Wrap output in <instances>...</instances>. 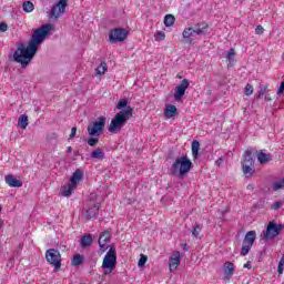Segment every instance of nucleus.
Returning a JSON list of instances; mask_svg holds the SVG:
<instances>
[{
  "mask_svg": "<svg viewBox=\"0 0 284 284\" xmlns=\"http://www.w3.org/2000/svg\"><path fill=\"white\" fill-rule=\"evenodd\" d=\"M52 31V24H43L36 29L28 42V45L21 43L13 52V61L20 63L21 68L26 70L32 62L37 52H39V45L45 41L48 34Z\"/></svg>",
  "mask_w": 284,
  "mask_h": 284,
  "instance_id": "1",
  "label": "nucleus"
},
{
  "mask_svg": "<svg viewBox=\"0 0 284 284\" xmlns=\"http://www.w3.org/2000/svg\"><path fill=\"white\" fill-rule=\"evenodd\" d=\"M192 168H194V164L192 163L190 158H187V155H182L175 159V161L169 169V173L172 176H178L179 179H183V176L187 174V172H190Z\"/></svg>",
  "mask_w": 284,
  "mask_h": 284,
  "instance_id": "2",
  "label": "nucleus"
},
{
  "mask_svg": "<svg viewBox=\"0 0 284 284\" xmlns=\"http://www.w3.org/2000/svg\"><path fill=\"white\" fill-rule=\"evenodd\" d=\"M132 112H133L132 106H126L125 110L118 112L114 115V118L111 120V123L108 128L109 132H111L112 134H116L118 132H121V130L123 129V125H125V123H128V121L132 119Z\"/></svg>",
  "mask_w": 284,
  "mask_h": 284,
  "instance_id": "3",
  "label": "nucleus"
},
{
  "mask_svg": "<svg viewBox=\"0 0 284 284\" xmlns=\"http://www.w3.org/2000/svg\"><path fill=\"white\" fill-rule=\"evenodd\" d=\"M116 267V250L114 247H110L108 253L104 255L102 262V270L105 275L112 274V271Z\"/></svg>",
  "mask_w": 284,
  "mask_h": 284,
  "instance_id": "4",
  "label": "nucleus"
},
{
  "mask_svg": "<svg viewBox=\"0 0 284 284\" xmlns=\"http://www.w3.org/2000/svg\"><path fill=\"white\" fill-rule=\"evenodd\" d=\"M194 34L197 37L207 34V23H197L195 28L189 27L182 32L183 39H187L189 43H192V37H194Z\"/></svg>",
  "mask_w": 284,
  "mask_h": 284,
  "instance_id": "5",
  "label": "nucleus"
},
{
  "mask_svg": "<svg viewBox=\"0 0 284 284\" xmlns=\"http://www.w3.org/2000/svg\"><path fill=\"white\" fill-rule=\"evenodd\" d=\"M282 232H283V225L282 224L277 225L274 222H268V224L266 226V231H264L261 234V236L265 241H270L272 239H276V236H278V234H281Z\"/></svg>",
  "mask_w": 284,
  "mask_h": 284,
  "instance_id": "6",
  "label": "nucleus"
},
{
  "mask_svg": "<svg viewBox=\"0 0 284 284\" xmlns=\"http://www.w3.org/2000/svg\"><path fill=\"white\" fill-rule=\"evenodd\" d=\"M105 129V116H100L98 121L92 122L88 125L89 136H101L103 130Z\"/></svg>",
  "mask_w": 284,
  "mask_h": 284,
  "instance_id": "7",
  "label": "nucleus"
},
{
  "mask_svg": "<svg viewBox=\"0 0 284 284\" xmlns=\"http://www.w3.org/2000/svg\"><path fill=\"white\" fill-rule=\"evenodd\" d=\"M83 179V172L77 170L71 179L68 186H64L62 190V196H72V192H74V187H77V183Z\"/></svg>",
  "mask_w": 284,
  "mask_h": 284,
  "instance_id": "8",
  "label": "nucleus"
},
{
  "mask_svg": "<svg viewBox=\"0 0 284 284\" xmlns=\"http://www.w3.org/2000/svg\"><path fill=\"white\" fill-rule=\"evenodd\" d=\"M128 34H130V31L123 28H115L112 29L109 33V41L110 43H123L125 39H128Z\"/></svg>",
  "mask_w": 284,
  "mask_h": 284,
  "instance_id": "9",
  "label": "nucleus"
},
{
  "mask_svg": "<svg viewBox=\"0 0 284 284\" xmlns=\"http://www.w3.org/2000/svg\"><path fill=\"white\" fill-rule=\"evenodd\" d=\"M45 258L54 270H61V253L59 250L50 248L45 252Z\"/></svg>",
  "mask_w": 284,
  "mask_h": 284,
  "instance_id": "10",
  "label": "nucleus"
},
{
  "mask_svg": "<svg viewBox=\"0 0 284 284\" xmlns=\"http://www.w3.org/2000/svg\"><path fill=\"white\" fill-rule=\"evenodd\" d=\"M65 8H68V0H60L51 8V11L49 12V19L57 21L61 14L65 13Z\"/></svg>",
  "mask_w": 284,
  "mask_h": 284,
  "instance_id": "11",
  "label": "nucleus"
},
{
  "mask_svg": "<svg viewBox=\"0 0 284 284\" xmlns=\"http://www.w3.org/2000/svg\"><path fill=\"white\" fill-rule=\"evenodd\" d=\"M100 209H101V203L91 202L88 205V207L83 209V216L87 219V221H90L92 219H97Z\"/></svg>",
  "mask_w": 284,
  "mask_h": 284,
  "instance_id": "12",
  "label": "nucleus"
},
{
  "mask_svg": "<svg viewBox=\"0 0 284 284\" xmlns=\"http://www.w3.org/2000/svg\"><path fill=\"white\" fill-rule=\"evenodd\" d=\"M234 272H236V265H234V263L226 261L223 264V281L225 283H230V281H232V276H234Z\"/></svg>",
  "mask_w": 284,
  "mask_h": 284,
  "instance_id": "13",
  "label": "nucleus"
},
{
  "mask_svg": "<svg viewBox=\"0 0 284 284\" xmlns=\"http://www.w3.org/2000/svg\"><path fill=\"white\" fill-rule=\"evenodd\" d=\"M111 239H112V233H110V231H104L100 234L98 240L100 251L106 252L108 247H110L108 243H110Z\"/></svg>",
  "mask_w": 284,
  "mask_h": 284,
  "instance_id": "14",
  "label": "nucleus"
},
{
  "mask_svg": "<svg viewBox=\"0 0 284 284\" xmlns=\"http://www.w3.org/2000/svg\"><path fill=\"white\" fill-rule=\"evenodd\" d=\"M190 88V80L183 79L182 82L175 88L174 99L181 101L185 95V90Z\"/></svg>",
  "mask_w": 284,
  "mask_h": 284,
  "instance_id": "15",
  "label": "nucleus"
},
{
  "mask_svg": "<svg viewBox=\"0 0 284 284\" xmlns=\"http://www.w3.org/2000/svg\"><path fill=\"white\" fill-rule=\"evenodd\" d=\"M179 265H181V253L175 252L173 256L169 258L170 272H174L179 267Z\"/></svg>",
  "mask_w": 284,
  "mask_h": 284,
  "instance_id": "16",
  "label": "nucleus"
},
{
  "mask_svg": "<svg viewBox=\"0 0 284 284\" xmlns=\"http://www.w3.org/2000/svg\"><path fill=\"white\" fill-rule=\"evenodd\" d=\"M6 183H8L9 187H22L23 182L14 178V175L9 174L4 178Z\"/></svg>",
  "mask_w": 284,
  "mask_h": 284,
  "instance_id": "17",
  "label": "nucleus"
},
{
  "mask_svg": "<svg viewBox=\"0 0 284 284\" xmlns=\"http://www.w3.org/2000/svg\"><path fill=\"white\" fill-rule=\"evenodd\" d=\"M254 241H256V231H248L245 234L243 243L245 245H251V247H252V245H254Z\"/></svg>",
  "mask_w": 284,
  "mask_h": 284,
  "instance_id": "18",
  "label": "nucleus"
},
{
  "mask_svg": "<svg viewBox=\"0 0 284 284\" xmlns=\"http://www.w3.org/2000/svg\"><path fill=\"white\" fill-rule=\"evenodd\" d=\"M176 112H178L176 106L173 104H169L164 109V116H166V119H174V116H176Z\"/></svg>",
  "mask_w": 284,
  "mask_h": 284,
  "instance_id": "19",
  "label": "nucleus"
},
{
  "mask_svg": "<svg viewBox=\"0 0 284 284\" xmlns=\"http://www.w3.org/2000/svg\"><path fill=\"white\" fill-rule=\"evenodd\" d=\"M257 160L260 161L261 165H265V163H270V161H272V154H267L261 151L257 154Z\"/></svg>",
  "mask_w": 284,
  "mask_h": 284,
  "instance_id": "20",
  "label": "nucleus"
},
{
  "mask_svg": "<svg viewBox=\"0 0 284 284\" xmlns=\"http://www.w3.org/2000/svg\"><path fill=\"white\" fill-rule=\"evenodd\" d=\"M91 159H97L98 161H103L105 159V152H103V149L98 148L93 150L91 153Z\"/></svg>",
  "mask_w": 284,
  "mask_h": 284,
  "instance_id": "21",
  "label": "nucleus"
},
{
  "mask_svg": "<svg viewBox=\"0 0 284 284\" xmlns=\"http://www.w3.org/2000/svg\"><path fill=\"white\" fill-rule=\"evenodd\" d=\"M243 159L244 161L242 165H254V156H252V151L250 150L245 151Z\"/></svg>",
  "mask_w": 284,
  "mask_h": 284,
  "instance_id": "22",
  "label": "nucleus"
},
{
  "mask_svg": "<svg viewBox=\"0 0 284 284\" xmlns=\"http://www.w3.org/2000/svg\"><path fill=\"white\" fill-rule=\"evenodd\" d=\"M92 234H85L81 237L80 245L83 248L90 247V245H92Z\"/></svg>",
  "mask_w": 284,
  "mask_h": 284,
  "instance_id": "23",
  "label": "nucleus"
},
{
  "mask_svg": "<svg viewBox=\"0 0 284 284\" xmlns=\"http://www.w3.org/2000/svg\"><path fill=\"white\" fill-rule=\"evenodd\" d=\"M242 172L246 178L253 176L255 172L254 165L242 164Z\"/></svg>",
  "mask_w": 284,
  "mask_h": 284,
  "instance_id": "24",
  "label": "nucleus"
},
{
  "mask_svg": "<svg viewBox=\"0 0 284 284\" xmlns=\"http://www.w3.org/2000/svg\"><path fill=\"white\" fill-rule=\"evenodd\" d=\"M84 258L83 255L75 254L71 261V265H73V267H79V265H83Z\"/></svg>",
  "mask_w": 284,
  "mask_h": 284,
  "instance_id": "25",
  "label": "nucleus"
},
{
  "mask_svg": "<svg viewBox=\"0 0 284 284\" xmlns=\"http://www.w3.org/2000/svg\"><path fill=\"white\" fill-rule=\"evenodd\" d=\"M201 148V143L197 140H194L191 144V150L194 159H199V150Z\"/></svg>",
  "mask_w": 284,
  "mask_h": 284,
  "instance_id": "26",
  "label": "nucleus"
},
{
  "mask_svg": "<svg viewBox=\"0 0 284 284\" xmlns=\"http://www.w3.org/2000/svg\"><path fill=\"white\" fill-rule=\"evenodd\" d=\"M174 21H176V19L172 14H166L164 17V26L166 28H172V26H174Z\"/></svg>",
  "mask_w": 284,
  "mask_h": 284,
  "instance_id": "27",
  "label": "nucleus"
},
{
  "mask_svg": "<svg viewBox=\"0 0 284 284\" xmlns=\"http://www.w3.org/2000/svg\"><path fill=\"white\" fill-rule=\"evenodd\" d=\"M234 57H236V51L234 50V48H231L226 54L229 65H234Z\"/></svg>",
  "mask_w": 284,
  "mask_h": 284,
  "instance_id": "28",
  "label": "nucleus"
},
{
  "mask_svg": "<svg viewBox=\"0 0 284 284\" xmlns=\"http://www.w3.org/2000/svg\"><path fill=\"white\" fill-rule=\"evenodd\" d=\"M18 125L22 130H26V128H28V115H26V114L20 115V118L18 120Z\"/></svg>",
  "mask_w": 284,
  "mask_h": 284,
  "instance_id": "29",
  "label": "nucleus"
},
{
  "mask_svg": "<svg viewBox=\"0 0 284 284\" xmlns=\"http://www.w3.org/2000/svg\"><path fill=\"white\" fill-rule=\"evenodd\" d=\"M22 9L24 12H32L34 10V3L31 1H24L22 3Z\"/></svg>",
  "mask_w": 284,
  "mask_h": 284,
  "instance_id": "30",
  "label": "nucleus"
},
{
  "mask_svg": "<svg viewBox=\"0 0 284 284\" xmlns=\"http://www.w3.org/2000/svg\"><path fill=\"white\" fill-rule=\"evenodd\" d=\"M97 74H105L108 72V64L105 62H101L100 65L95 69Z\"/></svg>",
  "mask_w": 284,
  "mask_h": 284,
  "instance_id": "31",
  "label": "nucleus"
},
{
  "mask_svg": "<svg viewBox=\"0 0 284 284\" xmlns=\"http://www.w3.org/2000/svg\"><path fill=\"white\" fill-rule=\"evenodd\" d=\"M284 190V178L273 183V191Z\"/></svg>",
  "mask_w": 284,
  "mask_h": 284,
  "instance_id": "32",
  "label": "nucleus"
},
{
  "mask_svg": "<svg viewBox=\"0 0 284 284\" xmlns=\"http://www.w3.org/2000/svg\"><path fill=\"white\" fill-rule=\"evenodd\" d=\"M251 250H252V246L250 244H245L243 242L242 250H241V256H247V254H250Z\"/></svg>",
  "mask_w": 284,
  "mask_h": 284,
  "instance_id": "33",
  "label": "nucleus"
},
{
  "mask_svg": "<svg viewBox=\"0 0 284 284\" xmlns=\"http://www.w3.org/2000/svg\"><path fill=\"white\" fill-rule=\"evenodd\" d=\"M244 94L246 97H252V94H254V87L252 84L247 83L244 89Z\"/></svg>",
  "mask_w": 284,
  "mask_h": 284,
  "instance_id": "34",
  "label": "nucleus"
},
{
  "mask_svg": "<svg viewBox=\"0 0 284 284\" xmlns=\"http://www.w3.org/2000/svg\"><path fill=\"white\" fill-rule=\"evenodd\" d=\"M201 230H203V226L201 225H195L192 230V234L195 239H199L200 234H201Z\"/></svg>",
  "mask_w": 284,
  "mask_h": 284,
  "instance_id": "35",
  "label": "nucleus"
},
{
  "mask_svg": "<svg viewBox=\"0 0 284 284\" xmlns=\"http://www.w3.org/2000/svg\"><path fill=\"white\" fill-rule=\"evenodd\" d=\"M87 143L90 145V148H94L99 143V138L92 136L87 140Z\"/></svg>",
  "mask_w": 284,
  "mask_h": 284,
  "instance_id": "36",
  "label": "nucleus"
},
{
  "mask_svg": "<svg viewBox=\"0 0 284 284\" xmlns=\"http://www.w3.org/2000/svg\"><path fill=\"white\" fill-rule=\"evenodd\" d=\"M123 108H128V99H121L118 104L116 109L118 110H123Z\"/></svg>",
  "mask_w": 284,
  "mask_h": 284,
  "instance_id": "37",
  "label": "nucleus"
},
{
  "mask_svg": "<svg viewBox=\"0 0 284 284\" xmlns=\"http://www.w3.org/2000/svg\"><path fill=\"white\" fill-rule=\"evenodd\" d=\"M155 41H165V32L163 31H158L155 33Z\"/></svg>",
  "mask_w": 284,
  "mask_h": 284,
  "instance_id": "38",
  "label": "nucleus"
},
{
  "mask_svg": "<svg viewBox=\"0 0 284 284\" xmlns=\"http://www.w3.org/2000/svg\"><path fill=\"white\" fill-rule=\"evenodd\" d=\"M267 92V87H261L260 90L256 92L255 97L256 99H261Z\"/></svg>",
  "mask_w": 284,
  "mask_h": 284,
  "instance_id": "39",
  "label": "nucleus"
},
{
  "mask_svg": "<svg viewBox=\"0 0 284 284\" xmlns=\"http://www.w3.org/2000/svg\"><path fill=\"white\" fill-rule=\"evenodd\" d=\"M145 263H148V256L141 254L140 260L138 262L139 267H143L145 265Z\"/></svg>",
  "mask_w": 284,
  "mask_h": 284,
  "instance_id": "40",
  "label": "nucleus"
},
{
  "mask_svg": "<svg viewBox=\"0 0 284 284\" xmlns=\"http://www.w3.org/2000/svg\"><path fill=\"white\" fill-rule=\"evenodd\" d=\"M284 267V255L281 257L278 264H277V273L281 275L283 274Z\"/></svg>",
  "mask_w": 284,
  "mask_h": 284,
  "instance_id": "41",
  "label": "nucleus"
},
{
  "mask_svg": "<svg viewBox=\"0 0 284 284\" xmlns=\"http://www.w3.org/2000/svg\"><path fill=\"white\" fill-rule=\"evenodd\" d=\"M284 205V202H274L272 205H271V210H281V207Z\"/></svg>",
  "mask_w": 284,
  "mask_h": 284,
  "instance_id": "42",
  "label": "nucleus"
},
{
  "mask_svg": "<svg viewBox=\"0 0 284 284\" xmlns=\"http://www.w3.org/2000/svg\"><path fill=\"white\" fill-rule=\"evenodd\" d=\"M265 32V29L263 28V26L258 24L256 28H255V33L256 34H263Z\"/></svg>",
  "mask_w": 284,
  "mask_h": 284,
  "instance_id": "43",
  "label": "nucleus"
},
{
  "mask_svg": "<svg viewBox=\"0 0 284 284\" xmlns=\"http://www.w3.org/2000/svg\"><path fill=\"white\" fill-rule=\"evenodd\" d=\"M0 32H8V23L0 22Z\"/></svg>",
  "mask_w": 284,
  "mask_h": 284,
  "instance_id": "44",
  "label": "nucleus"
},
{
  "mask_svg": "<svg viewBox=\"0 0 284 284\" xmlns=\"http://www.w3.org/2000/svg\"><path fill=\"white\" fill-rule=\"evenodd\" d=\"M77 136V126H73L71 129V133L69 135V139H74Z\"/></svg>",
  "mask_w": 284,
  "mask_h": 284,
  "instance_id": "45",
  "label": "nucleus"
},
{
  "mask_svg": "<svg viewBox=\"0 0 284 284\" xmlns=\"http://www.w3.org/2000/svg\"><path fill=\"white\" fill-rule=\"evenodd\" d=\"M284 92V82L281 83L278 90H277V95L281 97V94H283Z\"/></svg>",
  "mask_w": 284,
  "mask_h": 284,
  "instance_id": "46",
  "label": "nucleus"
},
{
  "mask_svg": "<svg viewBox=\"0 0 284 284\" xmlns=\"http://www.w3.org/2000/svg\"><path fill=\"white\" fill-rule=\"evenodd\" d=\"M221 163H223V158H220L215 161V165L221 166Z\"/></svg>",
  "mask_w": 284,
  "mask_h": 284,
  "instance_id": "47",
  "label": "nucleus"
},
{
  "mask_svg": "<svg viewBox=\"0 0 284 284\" xmlns=\"http://www.w3.org/2000/svg\"><path fill=\"white\" fill-rule=\"evenodd\" d=\"M244 268H246V270H252V265L250 264V262H247L246 264H244Z\"/></svg>",
  "mask_w": 284,
  "mask_h": 284,
  "instance_id": "48",
  "label": "nucleus"
},
{
  "mask_svg": "<svg viewBox=\"0 0 284 284\" xmlns=\"http://www.w3.org/2000/svg\"><path fill=\"white\" fill-rule=\"evenodd\" d=\"M247 190H251V191L254 190V184H248Z\"/></svg>",
  "mask_w": 284,
  "mask_h": 284,
  "instance_id": "49",
  "label": "nucleus"
},
{
  "mask_svg": "<svg viewBox=\"0 0 284 284\" xmlns=\"http://www.w3.org/2000/svg\"><path fill=\"white\" fill-rule=\"evenodd\" d=\"M67 152H68V154H70V152H72V146H68Z\"/></svg>",
  "mask_w": 284,
  "mask_h": 284,
  "instance_id": "50",
  "label": "nucleus"
},
{
  "mask_svg": "<svg viewBox=\"0 0 284 284\" xmlns=\"http://www.w3.org/2000/svg\"><path fill=\"white\" fill-rule=\"evenodd\" d=\"M265 101H272V98H270V95H265Z\"/></svg>",
  "mask_w": 284,
  "mask_h": 284,
  "instance_id": "51",
  "label": "nucleus"
},
{
  "mask_svg": "<svg viewBox=\"0 0 284 284\" xmlns=\"http://www.w3.org/2000/svg\"><path fill=\"white\" fill-rule=\"evenodd\" d=\"M0 227H3V221L0 220Z\"/></svg>",
  "mask_w": 284,
  "mask_h": 284,
  "instance_id": "52",
  "label": "nucleus"
},
{
  "mask_svg": "<svg viewBox=\"0 0 284 284\" xmlns=\"http://www.w3.org/2000/svg\"><path fill=\"white\" fill-rule=\"evenodd\" d=\"M3 210V207L0 205V212Z\"/></svg>",
  "mask_w": 284,
  "mask_h": 284,
  "instance_id": "53",
  "label": "nucleus"
}]
</instances>
